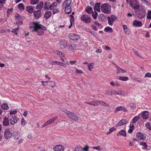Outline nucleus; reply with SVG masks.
I'll list each match as a JSON object with an SVG mask.
<instances>
[{
    "mask_svg": "<svg viewBox=\"0 0 151 151\" xmlns=\"http://www.w3.org/2000/svg\"><path fill=\"white\" fill-rule=\"evenodd\" d=\"M30 30L35 35L41 36L44 33V31L47 30L45 27L39 24V22H32L29 24Z\"/></svg>",
    "mask_w": 151,
    "mask_h": 151,
    "instance_id": "obj_1",
    "label": "nucleus"
},
{
    "mask_svg": "<svg viewBox=\"0 0 151 151\" xmlns=\"http://www.w3.org/2000/svg\"><path fill=\"white\" fill-rule=\"evenodd\" d=\"M100 9L101 12L106 14H110L111 12V6L107 3L101 5Z\"/></svg>",
    "mask_w": 151,
    "mask_h": 151,
    "instance_id": "obj_2",
    "label": "nucleus"
},
{
    "mask_svg": "<svg viewBox=\"0 0 151 151\" xmlns=\"http://www.w3.org/2000/svg\"><path fill=\"white\" fill-rule=\"evenodd\" d=\"M107 19L108 24L111 26H112L114 23L117 19V18L115 15H111L110 16L107 17Z\"/></svg>",
    "mask_w": 151,
    "mask_h": 151,
    "instance_id": "obj_3",
    "label": "nucleus"
},
{
    "mask_svg": "<svg viewBox=\"0 0 151 151\" xmlns=\"http://www.w3.org/2000/svg\"><path fill=\"white\" fill-rule=\"evenodd\" d=\"M50 9L53 11V12L54 14L59 12V9L57 8V4L55 2L52 3L50 5Z\"/></svg>",
    "mask_w": 151,
    "mask_h": 151,
    "instance_id": "obj_4",
    "label": "nucleus"
},
{
    "mask_svg": "<svg viewBox=\"0 0 151 151\" xmlns=\"http://www.w3.org/2000/svg\"><path fill=\"white\" fill-rule=\"evenodd\" d=\"M67 116L69 118L73 120L77 121L79 120V118L78 116L76 114L71 111H70Z\"/></svg>",
    "mask_w": 151,
    "mask_h": 151,
    "instance_id": "obj_5",
    "label": "nucleus"
},
{
    "mask_svg": "<svg viewBox=\"0 0 151 151\" xmlns=\"http://www.w3.org/2000/svg\"><path fill=\"white\" fill-rule=\"evenodd\" d=\"M81 19L86 23H89L91 22V19L86 14H84L81 17Z\"/></svg>",
    "mask_w": 151,
    "mask_h": 151,
    "instance_id": "obj_6",
    "label": "nucleus"
},
{
    "mask_svg": "<svg viewBox=\"0 0 151 151\" xmlns=\"http://www.w3.org/2000/svg\"><path fill=\"white\" fill-rule=\"evenodd\" d=\"M136 0H129V4L134 9H138L139 8V6L137 4Z\"/></svg>",
    "mask_w": 151,
    "mask_h": 151,
    "instance_id": "obj_7",
    "label": "nucleus"
},
{
    "mask_svg": "<svg viewBox=\"0 0 151 151\" xmlns=\"http://www.w3.org/2000/svg\"><path fill=\"white\" fill-rule=\"evenodd\" d=\"M12 135V133L11 132L9 129H7L5 130L4 132V136L6 139H10Z\"/></svg>",
    "mask_w": 151,
    "mask_h": 151,
    "instance_id": "obj_8",
    "label": "nucleus"
},
{
    "mask_svg": "<svg viewBox=\"0 0 151 151\" xmlns=\"http://www.w3.org/2000/svg\"><path fill=\"white\" fill-rule=\"evenodd\" d=\"M58 119V117L57 116H56L50 119L49 120L47 121L44 124L42 125L41 127V128L45 127L47 126L48 125L52 123L54 121L57 120Z\"/></svg>",
    "mask_w": 151,
    "mask_h": 151,
    "instance_id": "obj_9",
    "label": "nucleus"
},
{
    "mask_svg": "<svg viewBox=\"0 0 151 151\" xmlns=\"http://www.w3.org/2000/svg\"><path fill=\"white\" fill-rule=\"evenodd\" d=\"M136 136L137 138L139 140H144L146 138V134L142 132L137 133Z\"/></svg>",
    "mask_w": 151,
    "mask_h": 151,
    "instance_id": "obj_10",
    "label": "nucleus"
},
{
    "mask_svg": "<svg viewBox=\"0 0 151 151\" xmlns=\"http://www.w3.org/2000/svg\"><path fill=\"white\" fill-rule=\"evenodd\" d=\"M19 118L15 116H12L9 119V122L12 125H14L17 122Z\"/></svg>",
    "mask_w": 151,
    "mask_h": 151,
    "instance_id": "obj_11",
    "label": "nucleus"
},
{
    "mask_svg": "<svg viewBox=\"0 0 151 151\" xmlns=\"http://www.w3.org/2000/svg\"><path fill=\"white\" fill-rule=\"evenodd\" d=\"M59 56L61 57L60 58L61 60L66 63L67 65H69L68 61H67L66 59L65 58V55L64 54L59 51L58 55Z\"/></svg>",
    "mask_w": 151,
    "mask_h": 151,
    "instance_id": "obj_12",
    "label": "nucleus"
},
{
    "mask_svg": "<svg viewBox=\"0 0 151 151\" xmlns=\"http://www.w3.org/2000/svg\"><path fill=\"white\" fill-rule=\"evenodd\" d=\"M33 14L34 17L36 19L40 18L42 15L41 11L40 10L34 11Z\"/></svg>",
    "mask_w": 151,
    "mask_h": 151,
    "instance_id": "obj_13",
    "label": "nucleus"
},
{
    "mask_svg": "<svg viewBox=\"0 0 151 151\" xmlns=\"http://www.w3.org/2000/svg\"><path fill=\"white\" fill-rule=\"evenodd\" d=\"M58 45L61 49L65 48L67 46V42L64 40H61L60 41Z\"/></svg>",
    "mask_w": 151,
    "mask_h": 151,
    "instance_id": "obj_14",
    "label": "nucleus"
},
{
    "mask_svg": "<svg viewBox=\"0 0 151 151\" xmlns=\"http://www.w3.org/2000/svg\"><path fill=\"white\" fill-rule=\"evenodd\" d=\"M69 37L73 40H78L80 38V37L78 35L73 33L70 34L69 35Z\"/></svg>",
    "mask_w": 151,
    "mask_h": 151,
    "instance_id": "obj_15",
    "label": "nucleus"
},
{
    "mask_svg": "<svg viewBox=\"0 0 151 151\" xmlns=\"http://www.w3.org/2000/svg\"><path fill=\"white\" fill-rule=\"evenodd\" d=\"M119 111H122L125 112H127L128 111V110L126 108L123 106H120L116 108L114 112L115 113H116Z\"/></svg>",
    "mask_w": 151,
    "mask_h": 151,
    "instance_id": "obj_16",
    "label": "nucleus"
},
{
    "mask_svg": "<svg viewBox=\"0 0 151 151\" xmlns=\"http://www.w3.org/2000/svg\"><path fill=\"white\" fill-rule=\"evenodd\" d=\"M72 2L71 0H66L65 1L63 4L62 7V8H64L65 7H66L70 6Z\"/></svg>",
    "mask_w": 151,
    "mask_h": 151,
    "instance_id": "obj_17",
    "label": "nucleus"
},
{
    "mask_svg": "<svg viewBox=\"0 0 151 151\" xmlns=\"http://www.w3.org/2000/svg\"><path fill=\"white\" fill-rule=\"evenodd\" d=\"M133 25L135 27H140L142 26V24L141 21L135 20L133 22Z\"/></svg>",
    "mask_w": 151,
    "mask_h": 151,
    "instance_id": "obj_18",
    "label": "nucleus"
},
{
    "mask_svg": "<svg viewBox=\"0 0 151 151\" xmlns=\"http://www.w3.org/2000/svg\"><path fill=\"white\" fill-rule=\"evenodd\" d=\"M53 150L56 151H63V147L61 145H58L55 146Z\"/></svg>",
    "mask_w": 151,
    "mask_h": 151,
    "instance_id": "obj_19",
    "label": "nucleus"
},
{
    "mask_svg": "<svg viewBox=\"0 0 151 151\" xmlns=\"http://www.w3.org/2000/svg\"><path fill=\"white\" fill-rule=\"evenodd\" d=\"M142 116L143 119H148L149 117L148 112L147 111H143L142 113Z\"/></svg>",
    "mask_w": 151,
    "mask_h": 151,
    "instance_id": "obj_20",
    "label": "nucleus"
},
{
    "mask_svg": "<svg viewBox=\"0 0 151 151\" xmlns=\"http://www.w3.org/2000/svg\"><path fill=\"white\" fill-rule=\"evenodd\" d=\"M127 120L125 119H122L116 125V127L124 125L127 123Z\"/></svg>",
    "mask_w": 151,
    "mask_h": 151,
    "instance_id": "obj_21",
    "label": "nucleus"
},
{
    "mask_svg": "<svg viewBox=\"0 0 151 151\" xmlns=\"http://www.w3.org/2000/svg\"><path fill=\"white\" fill-rule=\"evenodd\" d=\"M100 3H97L95 4V6L94 7V10L95 11H97L98 12H100Z\"/></svg>",
    "mask_w": 151,
    "mask_h": 151,
    "instance_id": "obj_22",
    "label": "nucleus"
},
{
    "mask_svg": "<svg viewBox=\"0 0 151 151\" xmlns=\"http://www.w3.org/2000/svg\"><path fill=\"white\" fill-rule=\"evenodd\" d=\"M52 15V13L50 11H46L45 12L44 17L46 19L49 18Z\"/></svg>",
    "mask_w": 151,
    "mask_h": 151,
    "instance_id": "obj_23",
    "label": "nucleus"
},
{
    "mask_svg": "<svg viewBox=\"0 0 151 151\" xmlns=\"http://www.w3.org/2000/svg\"><path fill=\"white\" fill-rule=\"evenodd\" d=\"M50 63L52 65H60V66L63 65V64L61 62H59L56 61H53L50 60Z\"/></svg>",
    "mask_w": 151,
    "mask_h": 151,
    "instance_id": "obj_24",
    "label": "nucleus"
},
{
    "mask_svg": "<svg viewBox=\"0 0 151 151\" xmlns=\"http://www.w3.org/2000/svg\"><path fill=\"white\" fill-rule=\"evenodd\" d=\"M26 10L29 13H32L34 11V6H29L26 7Z\"/></svg>",
    "mask_w": 151,
    "mask_h": 151,
    "instance_id": "obj_25",
    "label": "nucleus"
},
{
    "mask_svg": "<svg viewBox=\"0 0 151 151\" xmlns=\"http://www.w3.org/2000/svg\"><path fill=\"white\" fill-rule=\"evenodd\" d=\"M4 126L6 127L8 126L9 124V120L8 118L5 117L4 118L3 122Z\"/></svg>",
    "mask_w": 151,
    "mask_h": 151,
    "instance_id": "obj_26",
    "label": "nucleus"
},
{
    "mask_svg": "<svg viewBox=\"0 0 151 151\" xmlns=\"http://www.w3.org/2000/svg\"><path fill=\"white\" fill-rule=\"evenodd\" d=\"M116 72L117 73L120 74L121 73H126V71L124 69H123L119 67L117 68Z\"/></svg>",
    "mask_w": 151,
    "mask_h": 151,
    "instance_id": "obj_27",
    "label": "nucleus"
},
{
    "mask_svg": "<svg viewBox=\"0 0 151 151\" xmlns=\"http://www.w3.org/2000/svg\"><path fill=\"white\" fill-rule=\"evenodd\" d=\"M20 132H16L14 133V139L16 140L18 139L20 137Z\"/></svg>",
    "mask_w": 151,
    "mask_h": 151,
    "instance_id": "obj_28",
    "label": "nucleus"
},
{
    "mask_svg": "<svg viewBox=\"0 0 151 151\" xmlns=\"http://www.w3.org/2000/svg\"><path fill=\"white\" fill-rule=\"evenodd\" d=\"M63 9H65V12L67 14H69L71 12L72 9L70 6L65 7V8Z\"/></svg>",
    "mask_w": 151,
    "mask_h": 151,
    "instance_id": "obj_29",
    "label": "nucleus"
},
{
    "mask_svg": "<svg viewBox=\"0 0 151 151\" xmlns=\"http://www.w3.org/2000/svg\"><path fill=\"white\" fill-rule=\"evenodd\" d=\"M44 5L42 1H40V3L36 6V9H38V10H40L43 8Z\"/></svg>",
    "mask_w": 151,
    "mask_h": 151,
    "instance_id": "obj_30",
    "label": "nucleus"
},
{
    "mask_svg": "<svg viewBox=\"0 0 151 151\" xmlns=\"http://www.w3.org/2000/svg\"><path fill=\"white\" fill-rule=\"evenodd\" d=\"M85 11L88 14H90L92 13L93 10L91 6H88L86 7Z\"/></svg>",
    "mask_w": 151,
    "mask_h": 151,
    "instance_id": "obj_31",
    "label": "nucleus"
},
{
    "mask_svg": "<svg viewBox=\"0 0 151 151\" xmlns=\"http://www.w3.org/2000/svg\"><path fill=\"white\" fill-rule=\"evenodd\" d=\"M98 103L99 104V105H102L107 107H109L110 106L109 104H107L105 102L102 101H98Z\"/></svg>",
    "mask_w": 151,
    "mask_h": 151,
    "instance_id": "obj_32",
    "label": "nucleus"
},
{
    "mask_svg": "<svg viewBox=\"0 0 151 151\" xmlns=\"http://www.w3.org/2000/svg\"><path fill=\"white\" fill-rule=\"evenodd\" d=\"M117 135L118 136L123 135L125 137L126 136V132L123 130H121L117 133Z\"/></svg>",
    "mask_w": 151,
    "mask_h": 151,
    "instance_id": "obj_33",
    "label": "nucleus"
},
{
    "mask_svg": "<svg viewBox=\"0 0 151 151\" xmlns=\"http://www.w3.org/2000/svg\"><path fill=\"white\" fill-rule=\"evenodd\" d=\"M104 31L107 32L111 33L113 32V30L112 28L109 27H107L104 28Z\"/></svg>",
    "mask_w": 151,
    "mask_h": 151,
    "instance_id": "obj_34",
    "label": "nucleus"
},
{
    "mask_svg": "<svg viewBox=\"0 0 151 151\" xmlns=\"http://www.w3.org/2000/svg\"><path fill=\"white\" fill-rule=\"evenodd\" d=\"M1 107L2 109L4 110L8 109L9 108L8 104L6 103L2 104L1 105Z\"/></svg>",
    "mask_w": 151,
    "mask_h": 151,
    "instance_id": "obj_35",
    "label": "nucleus"
},
{
    "mask_svg": "<svg viewBox=\"0 0 151 151\" xmlns=\"http://www.w3.org/2000/svg\"><path fill=\"white\" fill-rule=\"evenodd\" d=\"M39 1V0H30V4L32 5H34L38 4Z\"/></svg>",
    "mask_w": 151,
    "mask_h": 151,
    "instance_id": "obj_36",
    "label": "nucleus"
},
{
    "mask_svg": "<svg viewBox=\"0 0 151 151\" xmlns=\"http://www.w3.org/2000/svg\"><path fill=\"white\" fill-rule=\"evenodd\" d=\"M132 50L134 52V53L135 54L137 55V57H139L140 58H141L142 59H144L143 57H142L138 53V52L135 50L134 49H132Z\"/></svg>",
    "mask_w": 151,
    "mask_h": 151,
    "instance_id": "obj_37",
    "label": "nucleus"
},
{
    "mask_svg": "<svg viewBox=\"0 0 151 151\" xmlns=\"http://www.w3.org/2000/svg\"><path fill=\"white\" fill-rule=\"evenodd\" d=\"M119 80L125 81L129 80V78L127 77H122V76H120L119 78Z\"/></svg>",
    "mask_w": 151,
    "mask_h": 151,
    "instance_id": "obj_38",
    "label": "nucleus"
},
{
    "mask_svg": "<svg viewBox=\"0 0 151 151\" xmlns=\"http://www.w3.org/2000/svg\"><path fill=\"white\" fill-rule=\"evenodd\" d=\"M18 8L20 10H23L25 9L24 5L22 3H20L18 5Z\"/></svg>",
    "mask_w": 151,
    "mask_h": 151,
    "instance_id": "obj_39",
    "label": "nucleus"
},
{
    "mask_svg": "<svg viewBox=\"0 0 151 151\" xmlns=\"http://www.w3.org/2000/svg\"><path fill=\"white\" fill-rule=\"evenodd\" d=\"M139 145L143 146L142 149H146L147 148V145L145 142H141L139 143Z\"/></svg>",
    "mask_w": 151,
    "mask_h": 151,
    "instance_id": "obj_40",
    "label": "nucleus"
},
{
    "mask_svg": "<svg viewBox=\"0 0 151 151\" xmlns=\"http://www.w3.org/2000/svg\"><path fill=\"white\" fill-rule=\"evenodd\" d=\"M74 151H83V149L80 146L78 145L75 148Z\"/></svg>",
    "mask_w": 151,
    "mask_h": 151,
    "instance_id": "obj_41",
    "label": "nucleus"
},
{
    "mask_svg": "<svg viewBox=\"0 0 151 151\" xmlns=\"http://www.w3.org/2000/svg\"><path fill=\"white\" fill-rule=\"evenodd\" d=\"M50 4L47 2H46L45 4L44 8L45 9L49 10L50 9Z\"/></svg>",
    "mask_w": 151,
    "mask_h": 151,
    "instance_id": "obj_42",
    "label": "nucleus"
},
{
    "mask_svg": "<svg viewBox=\"0 0 151 151\" xmlns=\"http://www.w3.org/2000/svg\"><path fill=\"white\" fill-rule=\"evenodd\" d=\"M91 105L94 106H97L99 105L98 101L94 100L91 102Z\"/></svg>",
    "mask_w": 151,
    "mask_h": 151,
    "instance_id": "obj_43",
    "label": "nucleus"
},
{
    "mask_svg": "<svg viewBox=\"0 0 151 151\" xmlns=\"http://www.w3.org/2000/svg\"><path fill=\"white\" fill-rule=\"evenodd\" d=\"M139 117L137 116H135L132 119V123H136L138 120Z\"/></svg>",
    "mask_w": 151,
    "mask_h": 151,
    "instance_id": "obj_44",
    "label": "nucleus"
},
{
    "mask_svg": "<svg viewBox=\"0 0 151 151\" xmlns=\"http://www.w3.org/2000/svg\"><path fill=\"white\" fill-rule=\"evenodd\" d=\"M98 14V13L96 11L92 13V16L94 19L97 18Z\"/></svg>",
    "mask_w": 151,
    "mask_h": 151,
    "instance_id": "obj_45",
    "label": "nucleus"
},
{
    "mask_svg": "<svg viewBox=\"0 0 151 151\" xmlns=\"http://www.w3.org/2000/svg\"><path fill=\"white\" fill-rule=\"evenodd\" d=\"M93 149L100 151L102 149V148L99 146H95L93 147Z\"/></svg>",
    "mask_w": 151,
    "mask_h": 151,
    "instance_id": "obj_46",
    "label": "nucleus"
},
{
    "mask_svg": "<svg viewBox=\"0 0 151 151\" xmlns=\"http://www.w3.org/2000/svg\"><path fill=\"white\" fill-rule=\"evenodd\" d=\"M115 128L114 127H112L111 128H110L109 129V132H107V135H109L110 134H111L112 132L113 131H114L115 130Z\"/></svg>",
    "mask_w": 151,
    "mask_h": 151,
    "instance_id": "obj_47",
    "label": "nucleus"
},
{
    "mask_svg": "<svg viewBox=\"0 0 151 151\" xmlns=\"http://www.w3.org/2000/svg\"><path fill=\"white\" fill-rule=\"evenodd\" d=\"M17 111L15 110H13L10 111V115H12L13 114H16Z\"/></svg>",
    "mask_w": 151,
    "mask_h": 151,
    "instance_id": "obj_48",
    "label": "nucleus"
},
{
    "mask_svg": "<svg viewBox=\"0 0 151 151\" xmlns=\"http://www.w3.org/2000/svg\"><path fill=\"white\" fill-rule=\"evenodd\" d=\"M70 23H73L74 22V17H73V15H70Z\"/></svg>",
    "mask_w": 151,
    "mask_h": 151,
    "instance_id": "obj_49",
    "label": "nucleus"
},
{
    "mask_svg": "<svg viewBox=\"0 0 151 151\" xmlns=\"http://www.w3.org/2000/svg\"><path fill=\"white\" fill-rule=\"evenodd\" d=\"M135 108V106L134 103H132L130 104L129 109L130 110H132Z\"/></svg>",
    "mask_w": 151,
    "mask_h": 151,
    "instance_id": "obj_50",
    "label": "nucleus"
},
{
    "mask_svg": "<svg viewBox=\"0 0 151 151\" xmlns=\"http://www.w3.org/2000/svg\"><path fill=\"white\" fill-rule=\"evenodd\" d=\"M134 127L133 125H132V126H130L128 130V132L129 133H131L133 131V128Z\"/></svg>",
    "mask_w": 151,
    "mask_h": 151,
    "instance_id": "obj_51",
    "label": "nucleus"
},
{
    "mask_svg": "<svg viewBox=\"0 0 151 151\" xmlns=\"http://www.w3.org/2000/svg\"><path fill=\"white\" fill-rule=\"evenodd\" d=\"M147 17L149 19H151V11L149 10L148 11V12L147 14Z\"/></svg>",
    "mask_w": 151,
    "mask_h": 151,
    "instance_id": "obj_52",
    "label": "nucleus"
},
{
    "mask_svg": "<svg viewBox=\"0 0 151 151\" xmlns=\"http://www.w3.org/2000/svg\"><path fill=\"white\" fill-rule=\"evenodd\" d=\"M26 123V121L24 118L22 119L21 121V124L23 126H24Z\"/></svg>",
    "mask_w": 151,
    "mask_h": 151,
    "instance_id": "obj_53",
    "label": "nucleus"
},
{
    "mask_svg": "<svg viewBox=\"0 0 151 151\" xmlns=\"http://www.w3.org/2000/svg\"><path fill=\"white\" fill-rule=\"evenodd\" d=\"M19 27H17L15 29H13L12 31V32L15 33L16 35H17L18 33H17V31L19 30Z\"/></svg>",
    "mask_w": 151,
    "mask_h": 151,
    "instance_id": "obj_54",
    "label": "nucleus"
},
{
    "mask_svg": "<svg viewBox=\"0 0 151 151\" xmlns=\"http://www.w3.org/2000/svg\"><path fill=\"white\" fill-rule=\"evenodd\" d=\"M145 125L147 128L149 130H151V126L150 125V123H147L145 124Z\"/></svg>",
    "mask_w": 151,
    "mask_h": 151,
    "instance_id": "obj_55",
    "label": "nucleus"
},
{
    "mask_svg": "<svg viewBox=\"0 0 151 151\" xmlns=\"http://www.w3.org/2000/svg\"><path fill=\"white\" fill-rule=\"evenodd\" d=\"M62 110L66 114L67 116L70 112V111H69L65 109H62Z\"/></svg>",
    "mask_w": 151,
    "mask_h": 151,
    "instance_id": "obj_56",
    "label": "nucleus"
},
{
    "mask_svg": "<svg viewBox=\"0 0 151 151\" xmlns=\"http://www.w3.org/2000/svg\"><path fill=\"white\" fill-rule=\"evenodd\" d=\"M75 46L74 44L70 45H69L68 46L69 48L71 50H72V49H73V48H75Z\"/></svg>",
    "mask_w": 151,
    "mask_h": 151,
    "instance_id": "obj_57",
    "label": "nucleus"
},
{
    "mask_svg": "<svg viewBox=\"0 0 151 151\" xmlns=\"http://www.w3.org/2000/svg\"><path fill=\"white\" fill-rule=\"evenodd\" d=\"M131 79L139 82H141L142 81L141 79H139L138 78H131Z\"/></svg>",
    "mask_w": 151,
    "mask_h": 151,
    "instance_id": "obj_58",
    "label": "nucleus"
},
{
    "mask_svg": "<svg viewBox=\"0 0 151 151\" xmlns=\"http://www.w3.org/2000/svg\"><path fill=\"white\" fill-rule=\"evenodd\" d=\"M76 72L78 74H81L83 73V72L81 70H79L78 69L76 70Z\"/></svg>",
    "mask_w": 151,
    "mask_h": 151,
    "instance_id": "obj_59",
    "label": "nucleus"
},
{
    "mask_svg": "<svg viewBox=\"0 0 151 151\" xmlns=\"http://www.w3.org/2000/svg\"><path fill=\"white\" fill-rule=\"evenodd\" d=\"M151 77V74L149 73H147L145 74L144 77H149V78H150Z\"/></svg>",
    "mask_w": 151,
    "mask_h": 151,
    "instance_id": "obj_60",
    "label": "nucleus"
},
{
    "mask_svg": "<svg viewBox=\"0 0 151 151\" xmlns=\"http://www.w3.org/2000/svg\"><path fill=\"white\" fill-rule=\"evenodd\" d=\"M124 93L123 91H118L117 94L119 95H124Z\"/></svg>",
    "mask_w": 151,
    "mask_h": 151,
    "instance_id": "obj_61",
    "label": "nucleus"
},
{
    "mask_svg": "<svg viewBox=\"0 0 151 151\" xmlns=\"http://www.w3.org/2000/svg\"><path fill=\"white\" fill-rule=\"evenodd\" d=\"M117 91H118L113 90H111V94H117Z\"/></svg>",
    "mask_w": 151,
    "mask_h": 151,
    "instance_id": "obj_62",
    "label": "nucleus"
},
{
    "mask_svg": "<svg viewBox=\"0 0 151 151\" xmlns=\"http://www.w3.org/2000/svg\"><path fill=\"white\" fill-rule=\"evenodd\" d=\"M83 151H88V147L87 145H86L83 148Z\"/></svg>",
    "mask_w": 151,
    "mask_h": 151,
    "instance_id": "obj_63",
    "label": "nucleus"
},
{
    "mask_svg": "<svg viewBox=\"0 0 151 151\" xmlns=\"http://www.w3.org/2000/svg\"><path fill=\"white\" fill-rule=\"evenodd\" d=\"M111 91H109V90H107L105 92V94L106 95H111Z\"/></svg>",
    "mask_w": 151,
    "mask_h": 151,
    "instance_id": "obj_64",
    "label": "nucleus"
}]
</instances>
